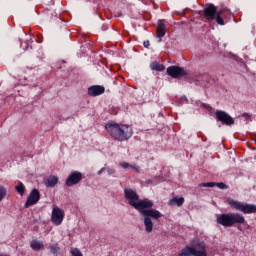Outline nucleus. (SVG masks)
<instances>
[{"label":"nucleus","instance_id":"cd10ccee","mask_svg":"<svg viewBox=\"0 0 256 256\" xmlns=\"http://www.w3.org/2000/svg\"><path fill=\"white\" fill-rule=\"evenodd\" d=\"M143 45H144V47H146V49H148L150 43H149V41H144Z\"/></svg>","mask_w":256,"mask_h":256},{"label":"nucleus","instance_id":"aec40b11","mask_svg":"<svg viewBox=\"0 0 256 256\" xmlns=\"http://www.w3.org/2000/svg\"><path fill=\"white\" fill-rule=\"evenodd\" d=\"M179 256H195V254L193 253V250H191L189 246H186L184 249H182Z\"/></svg>","mask_w":256,"mask_h":256},{"label":"nucleus","instance_id":"39448f33","mask_svg":"<svg viewBox=\"0 0 256 256\" xmlns=\"http://www.w3.org/2000/svg\"><path fill=\"white\" fill-rule=\"evenodd\" d=\"M188 247L191 249L194 256H207V245L205 241L199 238L192 240Z\"/></svg>","mask_w":256,"mask_h":256},{"label":"nucleus","instance_id":"423d86ee","mask_svg":"<svg viewBox=\"0 0 256 256\" xmlns=\"http://www.w3.org/2000/svg\"><path fill=\"white\" fill-rule=\"evenodd\" d=\"M166 71L167 74L173 79H181V77H185V75H187L185 69L179 66H170Z\"/></svg>","mask_w":256,"mask_h":256},{"label":"nucleus","instance_id":"2eb2a0df","mask_svg":"<svg viewBox=\"0 0 256 256\" xmlns=\"http://www.w3.org/2000/svg\"><path fill=\"white\" fill-rule=\"evenodd\" d=\"M183 203H185V198H183V197H180V198L173 197L168 202V205H170L171 207H175V205H177V207H181V205H183Z\"/></svg>","mask_w":256,"mask_h":256},{"label":"nucleus","instance_id":"20e7f679","mask_svg":"<svg viewBox=\"0 0 256 256\" xmlns=\"http://www.w3.org/2000/svg\"><path fill=\"white\" fill-rule=\"evenodd\" d=\"M227 203L228 205H230V207L236 209V211H241L242 213H245L247 215L251 213H256L255 204H245L232 198H228Z\"/></svg>","mask_w":256,"mask_h":256},{"label":"nucleus","instance_id":"f257e3e1","mask_svg":"<svg viewBox=\"0 0 256 256\" xmlns=\"http://www.w3.org/2000/svg\"><path fill=\"white\" fill-rule=\"evenodd\" d=\"M124 197L127 199L129 205L139 211L140 215L144 217V227L146 233H153V220L163 217V214L158 210L153 209V200L147 198L139 200L137 192L131 188L124 189Z\"/></svg>","mask_w":256,"mask_h":256},{"label":"nucleus","instance_id":"6e6552de","mask_svg":"<svg viewBox=\"0 0 256 256\" xmlns=\"http://www.w3.org/2000/svg\"><path fill=\"white\" fill-rule=\"evenodd\" d=\"M216 119L218 121H221L224 125H235V120H233V117L227 114L225 111L217 110L216 113Z\"/></svg>","mask_w":256,"mask_h":256},{"label":"nucleus","instance_id":"f8f14e48","mask_svg":"<svg viewBox=\"0 0 256 256\" xmlns=\"http://www.w3.org/2000/svg\"><path fill=\"white\" fill-rule=\"evenodd\" d=\"M105 93V87L101 85H92L88 88V95L90 97H99Z\"/></svg>","mask_w":256,"mask_h":256},{"label":"nucleus","instance_id":"a211bd4d","mask_svg":"<svg viewBox=\"0 0 256 256\" xmlns=\"http://www.w3.org/2000/svg\"><path fill=\"white\" fill-rule=\"evenodd\" d=\"M43 242L41 241H37V240H33L31 243H30V247L31 249H33L34 251H39V249H43Z\"/></svg>","mask_w":256,"mask_h":256},{"label":"nucleus","instance_id":"dca6fc26","mask_svg":"<svg viewBox=\"0 0 256 256\" xmlns=\"http://www.w3.org/2000/svg\"><path fill=\"white\" fill-rule=\"evenodd\" d=\"M59 183V179L56 176H50L46 181V187H55Z\"/></svg>","mask_w":256,"mask_h":256},{"label":"nucleus","instance_id":"9b49d317","mask_svg":"<svg viewBox=\"0 0 256 256\" xmlns=\"http://www.w3.org/2000/svg\"><path fill=\"white\" fill-rule=\"evenodd\" d=\"M81 179H83V174L81 172L74 171L68 176L66 185L67 187H73V185H77Z\"/></svg>","mask_w":256,"mask_h":256},{"label":"nucleus","instance_id":"0eeeda50","mask_svg":"<svg viewBox=\"0 0 256 256\" xmlns=\"http://www.w3.org/2000/svg\"><path fill=\"white\" fill-rule=\"evenodd\" d=\"M63 219H65V212H63L59 207L53 208L51 216L53 225H61V223H63Z\"/></svg>","mask_w":256,"mask_h":256},{"label":"nucleus","instance_id":"b1692460","mask_svg":"<svg viewBox=\"0 0 256 256\" xmlns=\"http://www.w3.org/2000/svg\"><path fill=\"white\" fill-rule=\"evenodd\" d=\"M70 253L73 256H83V253H81V250L77 248H71Z\"/></svg>","mask_w":256,"mask_h":256},{"label":"nucleus","instance_id":"7ed1b4c3","mask_svg":"<svg viewBox=\"0 0 256 256\" xmlns=\"http://www.w3.org/2000/svg\"><path fill=\"white\" fill-rule=\"evenodd\" d=\"M216 222L218 225H222V227H233L235 224L243 225L245 217L240 213L217 214Z\"/></svg>","mask_w":256,"mask_h":256},{"label":"nucleus","instance_id":"7c9ffc66","mask_svg":"<svg viewBox=\"0 0 256 256\" xmlns=\"http://www.w3.org/2000/svg\"><path fill=\"white\" fill-rule=\"evenodd\" d=\"M146 183H151V180H146Z\"/></svg>","mask_w":256,"mask_h":256},{"label":"nucleus","instance_id":"4468645a","mask_svg":"<svg viewBox=\"0 0 256 256\" xmlns=\"http://www.w3.org/2000/svg\"><path fill=\"white\" fill-rule=\"evenodd\" d=\"M215 185H217V187H219V189H227V186L225 183L220 182V183H215V182H205V183H200L198 185V187H215Z\"/></svg>","mask_w":256,"mask_h":256},{"label":"nucleus","instance_id":"9d476101","mask_svg":"<svg viewBox=\"0 0 256 256\" xmlns=\"http://www.w3.org/2000/svg\"><path fill=\"white\" fill-rule=\"evenodd\" d=\"M218 13L217 7L213 4L207 5L203 10L204 17L207 21H215V17H217Z\"/></svg>","mask_w":256,"mask_h":256},{"label":"nucleus","instance_id":"6ab92c4d","mask_svg":"<svg viewBox=\"0 0 256 256\" xmlns=\"http://www.w3.org/2000/svg\"><path fill=\"white\" fill-rule=\"evenodd\" d=\"M120 167H122V169H129V167L131 169H135V171H139V166L137 165H132V164H129L128 162H120Z\"/></svg>","mask_w":256,"mask_h":256},{"label":"nucleus","instance_id":"c756f323","mask_svg":"<svg viewBox=\"0 0 256 256\" xmlns=\"http://www.w3.org/2000/svg\"><path fill=\"white\" fill-rule=\"evenodd\" d=\"M0 256H9V255H7V254H0Z\"/></svg>","mask_w":256,"mask_h":256},{"label":"nucleus","instance_id":"412c9836","mask_svg":"<svg viewBox=\"0 0 256 256\" xmlns=\"http://www.w3.org/2000/svg\"><path fill=\"white\" fill-rule=\"evenodd\" d=\"M15 189H16L17 193H19V195H21V197H23V195H25V185H23V182H18V185L15 186Z\"/></svg>","mask_w":256,"mask_h":256},{"label":"nucleus","instance_id":"4be33fe9","mask_svg":"<svg viewBox=\"0 0 256 256\" xmlns=\"http://www.w3.org/2000/svg\"><path fill=\"white\" fill-rule=\"evenodd\" d=\"M223 10L218 11V13L216 14V23H218V25H225V21H223Z\"/></svg>","mask_w":256,"mask_h":256},{"label":"nucleus","instance_id":"c85d7f7f","mask_svg":"<svg viewBox=\"0 0 256 256\" xmlns=\"http://www.w3.org/2000/svg\"><path fill=\"white\" fill-rule=\"evenodd\" d=\"M104 171H106V168H101V169L98 171V175H101V173H103Z\"/></svg>","mask_w":256,"mask_h":256},{"label":"nucleus","instance_id":"1a4fd4ad","mask_svg":"<svg viewBox=\"0 0 256 256\" xmlns=\"http://www.w3.org/2000/svg\"><path fill=\"white\" fill-rule=\"evenodd\" d=\"M39 199H41V194L39 193V190L33 189L26 200V203H25L26 209H29V207L33 205H37V203L39 202Z\"/></svg>","mask_w":256,"mask_h":256},{"label":"nucleus","instance_id":"ddd939ff","mask_svg":"<svg viewBox=\"0 0 256 256\" xmlns=\"http://www.w3.org/2000/svg\"><path fill=\"white\" fill-rule=\"evenodd\" d=\"M167 33V29L165 28V24L163 21H158V26L156 28V37L159 39V43H161V39L165 37V34Z\"/></svg>","mask_w":256,"mask_h":256},{"label":"nucleus","instance_id":"f3484780","mask_svg":"<svg viewBox=\"0 0 256 256\" xmlns=\"http://www.w3.org/2000/svg\"><path fill=\"white\" fill-rule=\"evenodd\" d=\"M150 69H152V71H165V66L155 61L150 64Z\"/></svg>","mask_w":256,"mask_h":256},{"label":"nucleus","instance_id":"bb28decb","mask_svg":"<svg viewBox=\"0 0 256 256\" xmlns=\"http://www.w3.org/2000/svg\"><path fill=\"white\" fill-rule=\"evenodd\" d=\"M242 117H244V119H246V121H249V119H251V115H249L248 113L242 114Z\"/></svg>","mask_w":256,"mask_h":256},{"label":"nucleus","instance_id":"f03ea898","mask_svg":"<svg viewBox=\"0 0 256 256\" xmlns=\"http://www.w3.org/2000/svg\"><path fill=\"white\" fill-rule=\"evenodd\" d=\"M105 129L112 139L116 141H129L133 137V128L127 124L108 122Z\"/></svg>","mask_w":256,"mask_h":256},{"label":"nucleus","instance_id":"393cba45","mask_svg":"<svg viewBox=\"0 0 256 256\" xmlns=\"http://www.w3.org/2000/svg\"><path fill=\"white\" fill-rule=\"evenodd\" d=\"M106 171L108 175H115V173H117V170H115V168H110V167H107Z\"/></svg>","mask_w":256,"mask_h":256},{"label":"nucleus","instance_id":"5701e85b","mask_svg":"<svg viewBox=\"0 0 256 256\" xmlns=\"http://www.w3.org/2000/svg\"><path fill=\"white\" fill-rule=\"evenodd\" d=\"M7 197V188L0 184V201H3Z\"/></svg>","mask_w":256,"mask_h":256},{"label":"nucleus","instance_id":"a878e982","mask_svg":"<svg viewBox=\"0 0 256 256\" xmlns=\"http://www.w3.org/2000/svg\"><path fill=\"white\" fill-rule=\"evenodd\" d=\"M50 251L51 253H57V251H59V247L53 245V246H50Z\"/></svg>","mask_w":256,"mask_h":256}]
</instances>
